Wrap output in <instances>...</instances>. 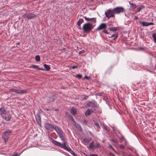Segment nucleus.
<instances>
[{
	"instance_id": "nucleus-9",
	"label": "nucleus",
	"mask_w": 156,
	"mask_h": 156,
	"mask_svg": "<svg viewBox=\"0 0 156 156\" xmlns=\"http://www.w3.org/2000/svg\"><path fill=\"white\" fill-rule=\"evenodd\" d=\"M66 142H64L63 143V144H62V146H61V147L63 148L64 149L66 150L68 152H69L70 151H72V150L69 147H68L66 146Z\"/></svg>"
},
{
	"instance_id": "nucleus-40",
	"label": "nucleus",
	"mask_w": 156,
	"mask_h": 156,
	"mask_svg": "<svg viewBox=\"0 0 156 156\" xmlns=\"http://www.w3.org/2000/svg\"><path fill=\"white\" fill-rule=\"evenodd\" d=\"M77 67V66H73L72 67V68L73 69H74L76 68Z\"/></svg>"
},
{
	"instance_id": "nucleus-13",
	"label": "nucleus",
	"mask_w": 156,
	"mask_h": 156,
	"mask_svg": "<svg viewBox=\"0 0 156 156\" xmlns=\"http://www.w3.org/2000/svg\"><path fill=\"white\" fill-rule=\"evenodd\" d=\"M73 122L74 123L73 124L75 127L79 130L80 131H82V129L80 124L78 123H76L75 121L73 120Z\"/></svg>"
},
{
	"instance_id": "nucleus-3",
	"label": "nucleus",
	"mask_w": 156,
	"mask_h": 156,
	"mask_svg": "<svg viewBox=\"0 0 156 156\" xmlns=\"http://www.w3.org/2000/svg\"><path fill=\"white\" fill-rule=\"evenodd\" d=\"M9 91L19 94H23L27 93V91L24 90H17L12 88L10 89Z\"/></svg>"
},
{
	"instance_id": "nucleus-38",
	"label": "nucleus",
	"mask_w": 156,
	"mask_h": 156,
	"mask_svg": "<svg viewBox=\"0 0 156 156\" xmlns=\"http://www.w3.org/2000/svg\"><path fill=\"white\" fill-rule=\"evenodd\" d=\"M70 153H71L72 154H73V156H75L76 154H75V153L72 150V151L69 152Z\"/></svg>"
},
{
	"instance_id": "nucleus-22",
	"label": "nucleus",
	"mask_w": 156,
	"mask_h": 156,
	"mask_svg": "<svg viewBox=\"0 0 156 156\" xmlns=\"http://www.w3.org/2000/svg\"><path fill=\"white\" fill-rule=\"evenodd\" d=\"M36 119L37 123L39 125H41V119L40 118V117L39 116H38V117H36Z\"/></svg>"
},
{
	"instance_id": "nucleus-15",
	"label": "nucleus",
	"mask_w": 156,
	"mask_h": 156,
	"mask_svg": "<svg viewBox=\"0 0 156 156\" xmlns=\"http://www.w3.org/2000/svg\"><path fill=\"white\" fill-rule=\"evenodd\" d=\"M6 111L5 108H0V114L2 117L6 114Z\"/></svg>"
},
{
	"instance_id": "nucleus-18",
	"label": "nucleus",
	"mask_w": 156,
	"mask_h": 156,
	"mask_svg": "<svg viewBox=\"0 0 156 156\" xmlns=\"http://www.w3.org/2000/svg\"><path fill=\"white\" fill-rule=\"evenodd\" d=\"M2 117L7 121H9L11 118V116L6 114L4 115V116Z\"/></svg>"
},
{
	"instance_id": "nucleus-29",
	"label": "nucleus",
	"mask_w": 156,
	"mask_h": 156,
	"mask_svg": "<svg viewBox=\"0 0 156 156\" xmlns=\"http://www.w3.org/2000/svg\"><path fill=\"white\" fill-rule=\"evenodd\" d=\"M109 30L111 31H114L117 30V28L115 27H113L112 28H109Z\"/></svg>"
},
{
	"instance_id": "nucleus-30",
	"label": "nucleus",
	"mask_w": 156,
	"mask_h": 156,
	"mask_svg": "<svg viewBox=\"0 0 156 156\" xmlns=\"http://www.w3.org/2000/svg\"><path fill=\"white\" fill-rule=\"evenodd\" d=\"M35 59L36 61L38 62L40 60V57L39 55L36 56Z\"/></svg>"
},
{
	"instance_id": "nucleus-21",
	"label": "nucleus",
	"mask_w": 156,
	"mask_h": 156,
	"mask_svg": "<svg viewBox=\"0 0 156 156\" xmlns=\"http://www.w3.org/2000/svg\"><path fill=\"white\" fill-rule=\"evenodd\" d=\"M83 22V20L82 19L80 18L77 22V24L80 26L81 24Z\"/></svg>"
},
{
	"instance_id": "nucleus-27",
	"label": "nucleus",
	"mask_w": 156,
	"mask_h": 156,
	"mask_svg": "<svg viewBox=\"0 0 156 156\" xmlns=\"http://www.w3.org/2000/svg\"><path fill=\"white\" fill-rule=\"evenodd\" d=\"M64 134H62L61 135H59V136L60 139L63 141V142H65V140L63 136Z\"/></svg>"
},
{
	"instance_id": "nucleus-17",
	"label": "nucleus",
	"mask_w": 156,
	"mask_h": 156,
	"mask_svg": "<svg viewBox=\"0 0 156 156\" xmlns=\"http://www.w3.org/2000/svg\"><path fill=\"white\" fill-rule=\"evenodd\" d=\"M94 110L92 108L88 109L85 112V115L86 116H88L91 114Z\"/></svg>"
},
{
	"instance_id": "nucleus-32",
	"label": "nucleus",
	"mask_w": 156,
	"mask_h": 156,
	"mask_svg": "<svg viewBox=\"0 0 156 156\" xmlns=\"http://www.w3.org/2000/svg\"><path fill=\"white\" fill-rule=\"evenodd\" d=\"M82 76L80 74H78L76 75V77L79 79H80L81 78Z\"/></svg>"
},
{
	"instance_id": "nucleus-23",
	"label": "nucleus",
	"mask_w": 156,
	"mask_h": 156,
	"mask_svg": "<svg viewBox=\"0 0 156 156\" xmlns=\"http://www.w3.org/2000/svg\"><path fill=\"white\" fill-rule=\"evenodd\" d=\"M32 68H34V69H37L39 70H44V69H42V68H39L37 66L35 65H32Z\"/></svg>"
},
{
	"instance_id": "nucleus-35",
	"label": "nucleus",
	"mask_w": 156,
	"mask_h": 156,
	"mask_svg": "<svg viewBox=\"0 0 156 156\" xmlns=\"http://www.w3.org/2000/svg\"><path fill=\"white\" fill-rule=\"evenodd\" d=\"M111 140L113 142L115 143H118V141L117 140L114 139H112Z\"/></svg>"
},
{
	"instance_id": "nucleus-7",
	"label": "nucleus",
	"mask_w": 156,
	"mask_h": 156,
	"mask_svg": "<svg viewBox=\"0 0 156 156\" xmlns=\"http://www.w3.org/2000/svg\"><path fill=\"white\" fill-rule=\"evenodd\" d=\"M11 131L10 130H8L7 131H5L3 135V137L4 139V140L5 142H6L8 140V137H5V136H9L10 135V134L11 133Z\"/></svg>"
},
{
	"instance_id": "nucleus-26",
	"label": "nucleus",
	"mask_w": 156,
	"mask_h": 156,
	"mask_svg": "<svg viewBox=\"0 0 156 156\" xmlns=\"http://www.w3.org/2000/svg\"><path fill=\"white\" fill-rule=\"evenodd\" d=\"M44 66L47 70H49L50 69V67L49 66L46 64H44Z\"/></svg>"
},
{
	"instance_id": "nucleus-50",
	"label": "nucleus",
	"mask_w": 156,
	"mask_h": 156,
	"mask_svg": "<svg viewBox=\"0 0 156 156\" xmlns=\"http://www.w3.org/2000/svg\"><path fill=\"white\" fill-rule=\"evenodd\" d=\"M80 51L79 53L80 54Z\"/></svg>"
},
{
	"instance_id": "nucleus-33",
	"label": "nucleus",
	"mask_w": 156,
	"mask_h": 156,
	"mask_svg": "<svg viewBox=\"0 0 156 156\" xmlns=\"http://www.w3.org/2000/svg\"><path fill=\"white\" fill-rule=\"evenodd\" d=\"M95 125L97 126V128H100V126L99 125V124L97 122H95L94 123Z\"/></svg>"
},
{
	"instance_id": "nucleus-51",
	"label": "nucleus",
	"mask_w": 156,
	"mask_h": 156,
	"mask_svg": "<svg viewBox=\"0 0 156 156\" xmlns=\"http://www.w3.org/2000/svg\"><path fill=\"white\" fill-rule=\"evenodd\" d=\"M155 33L156 34V33Z\"/></svg>"
},
{
	"instance_id": "nucleus-43",
	"label": "nucleus",
	"mask_w": 156,
	"mask_h": 156,
	"mask_svg": "<svg viewBox=\"0 0 156 156\" xmlns=\"http://www.w3.org/2000/svg\"><path fill=\"white\" fill-rule=\"evenodd\" d=\"M13 156H17V154H13Z\"/></svg>"
},
{
	"instance_id": "nucleus-2",
	"label": "nucleus",
	"mask_w": 156,
	"mask_h": 156,
	"mask_svg": "<svg viewBox=\"0 0 156 156\" xmlns=\"http://www.w3.org/2000/svg\"><path fill=\"white\" fill-rule=\"evenodd\" d=\"M106 17L109 19L111 17H114L115 14L113 9H108L105 12Z\"/></svg>"
},
{
	"instance_id": "nucleus-12",
	"label": "nucleus",
	"mask_w": 156,
	"mask_h": 156,
	"mask_svg": "<svg viewBox=\"0 0 156 156\" xmlns=\"http://www.w3.org/2000/svg\"><path fill=\"white\" fill-rule=\"evenodd\" d=\"M51 142L53 143V144H54L55 145H56V146L58 147H61V146H62V144H61L59 142H58L55 140L53 138H51Z\"/></svg>"
},
{
	"instance_id": "nucleus-1",
	"label": "nucleus",
	"mask_w": 156,
	"mask_h": 156,
	"mask_svg": "<svg viewBox=\"0 0 156 156\" xmlns=\"http://www.w3.org/2000/svg\"><path fill=\"white\" fill-rule=\"evenodd\" d=\"M83 18L87 21H90V22L86 23L83 26V29L84 33H89L95 26V24L96 23L95 18H90L86 16H84Z\"/></svg>"
},
{
	"instance_id": "nucleus-45",
	"label": "nucleus",
	"mask_w": 156,
	"mask_h": 156,
	"mask_svg": "<svg viewBox=\"0 0 156 156\" xmlns=\"http://www.w3.org/2000/svg\"><path fill=\"white\" fill-rule=\"evenodd\" d=\"M138 19V17H137V16L136 17H135V19Z\"/></svg>"
},
{
	"instance_id": "nucleus-4",
	"label": "nucleus",
	"mask_w": 156,
	"mask_h": 156,
	"mask_svg": "<svg viewBox=\"0 0 156 156\" xmlns=\"http://www.w3.org/2000/svg\"><path fill=\"white\" fill-rule=\"evenodd\" d=\"M115 14H119L121 12H123L125 10L124 8L122 7H116L113 9Z\"/></svg>"
},
{
	"instance_id": "nucleus-14",
	"label": "nucleus",
	"mask_w": 156,
	"mask_h": 156,
	"mask_svg": "<svg viewBox=\"0 0 156 156\" xmlns=\"http://www.w3.org/2000/svg\"><path fill=\"white\" fill-rule=\"evenodd\" d=\"M96 103H92L91 101H88L87 103V107H94L96 106Z\"/></svg>"
},
{
	"instance_id": "nucleus-8",
	"label": "nucleus",
	"mask_w": 156,
	"mask_h": 156,
	"mask_svg": "<svg viewBox=\"0 0 156 156\" xmlns=\"http://www.w3.org/2000/svg\"><path fill=\"white\" fill-rule=\"evenodd\" d=\"M55 129L58 133V135L64 134V133L62 131V129L61 128L58 127L56 126H55Z\"/></svg>"
},
{
	"instance_id": "nucleus-49",
	"label": "nucleus",
	"mask_w": 156,
	"mask_h": 156,
	"mask_svg": "<svg viewBox=\"0 0 156 156\" xmlns=\"http://www.w3.org/2000/svg\"><path fill=\"white\" fill-rule=\"evenodd\" d=\"M108 37H109V38H111V37H110V36H108Z\"/></svg>"
},
{
	"instance_id": "nucleus-36",
	"label": "nucleus",
	"mask_w": 156,
	"mask_h": 156,
	"mask_svg": "<svg viewBox=\"0 0 156 156\" xmlns=\"http://www.w3.org/2000/svg\"><path fill=\"white\" fill-rule=\"evenodd\" d=\"M100 146V144L99 143H97L94 145V148L99 147Z\"/></svg>"
},
{
	"instance_id": "nucleus-11",
	"label": "nucleus",
	"mask_w": 156,
	"mask_h": 156,
	"mask_svg": "<svg viewBox=\"0 0 156 156\" xmlns=\"http://www.w3.org/2000/svg\"><path fill=\"white\" fill-rule=\"evenodd\" d=\"M140 23L143 26H148L151 25H154V24L152 22H145L139 21Z\"/></svg>"
},
{
	"instance_id": "nucleus-10",
	"label": "nucleus",
	"mask_w": 156,
	"mask_h": 156,
	"mask_svg": "<svg viewBox=\"0 0 156 156\" xmlns=\"http://www.w3.org/2000/svg\"><path fill=\"white\" fill-rule=\"evenodd\" d=\"M106 27V24L105 23H101L97 28V30H100L102 29H105Z\"/></svg>"
},
{
	"instance_id": "nucleus-24",
	"label": "nucleus",
	"mask_w": 156,
	"mask_h": 156,
	"mask_svg": "<svg viewBox=\"0 0 156 156\" xmlns=\"http://www.w3.org/2000/svg\"><path fill=\"white\" fill-rule=\"evenodd\" d=\"M118 37V34L117 33H116L115 34H113L112 36H110L111 37H113V39L114 40L115 39Z\"/></svg>"
},
{
	"instance_id": "nucleus-25",
	"label": "nucleus",
	"mask_w": 156,
	"mask_h": 156,
	"mask_svg": "<svg viewBox=\"0 0 156 156\" xmlns=\"http://www.w3.org/2000/svg\"><path fill=\"white\" fill-rule=\"evenodd\" d=\"M144 8V6L143 5H141L140 7L137 8V11L138 12H140L142 9Z\"/></svg>"
},
{
	"instance_id": "nucleus-46",
	"label": "nucleus",
	"mask_w": 156,
	"mask_h": 156,
	"mask_svg": "<svg viewBox=\"0 0 156 156\" xmlns=\"http://www.w3.org/2000/svg\"><path fill=\"white\" fill-rule=\"evenodd\" d=\"M20 44V42H19V43H17V45H19V44Z\"/></svg>"
},
{
	"instance_id": "nucleus-28",
	"label": "nucleus",
	"mask_w": 156,
	"mask_h": 156,
	"mask_svg": "<svg viewBox=\"0 0 156 156\" xmlns=\"http://www.w3.org/2000/svg\"><path fill=\"white\" fill-rule=\"evenodd\" d=\"M136 7V5L135 4H133V3H132L131 4L130 7L133 9H135Z\"/></svg>"
},
{
	"instance_id": "nucleus-42",
	"label": "nucleus",
	"mask_w": 156,
	"mask_h": 156,
	"mask_svg": "<svg viewBox=\"0 0 156 156\" xmlns=\"http://www.w3.org/2000/svg\"><path fill=\"white\" fill-rule=\"evenodd\" d=\"M88 98V96H85L84 98V99H87V98Z\"/></svg>"
},
{
	"instance_id": "nucleus-34",
	"label": "nucleus",
	"mask_w": 156,
	"mask_h": 156,
	"mask_svg": "<svg viewBox=\"0 0 156 156\" xmlns=\"http://www.w3.org/2000/svg\"><path fill=\"white\" fill-rule=\"evenodd\" d=\"M54 101V99L52 97H51L50 98V100H49L48 102H51L52 101Z\"/></svg>"
},
{
	"instance_id": "nucleus-5",
	"label": "nucleus",
	"mask_w": 156,
	"mask_h": 156,
	"mask_svg": "<svg viewBox=\"0 0 156 156\" xmlns=\"http://www.w3.org/2000/svg\"><path fill=\"white\" fill-rule=\"evenodd\" d=\"M37 16L36 15L32 13H30L28 14L26 13L24 14L23 17L24 18H27L28 19H31Z\"/></svg>"
},
{
	"instance_id": "nucleus-16",
	"label": "nucleus",
	"mask_w": 156,
	"mask_h": 156,
	"mask_svg": "<svg viewBox=\"0 0 156 156\" xmlns=\"http://www.w3.org/2000/svg\"><path fill=\"white\" fill-rule=\"evenodd\" d=\"M92 139L91 137H86L84 138L83 140V142L85 143H89L91 140Z\"/></svg>"
},
{
	"instance_id": "nucleus-31",
	"label": "nucleus",
	"mask_w": 156,
	"mask_h": 156,
	"mask_svg": "<svg viewBox=\"0 0 156 156\" xmlns=\"http://www.w3.org/2000/svg\"><path fill=\"white\" fill-rule=\"evenodd\" d=\"M152 36L154 39V41L155 43H156V34L155 33L153 34Z\"/></svg>"
},
{
	"instance_id": "nucleus-37",
	"label": "nucleus",
	"mask_w": 156,
	"mask_h": 156,
	"mask_svg": "<svg viewBox=\"0 0 156 156\" xmlns=\"http://www.w3.org/2000/svg\"><path fill=\"white\" fill-rule=\"evenodd\" d=\"M103 32L105 34H108V32L106 30H105V29L103 30Z\"/></svg>"
},
{
	"instance_id": "nucleus-19",
	"label": "nucleus",
	"mask_w": 156,
	"mask_h": 156,
	"mask_svg": "<svg viewBox=\"0 0 156 156\" xmlns=\"http://www.w3.org/2000/svg\"><path fill=\"white\" fill-rule=\"evenodd\" d=\"M94 142L93 141H92L89 144L88 148L90 149H93L94 148Z\"/></svg>"
},
{
	"instance_id": "nucleus-39",
	"label": "nucleus",
	"mask_w": 156,
	"mask_h": 156,
	"mask_svg": "<svg viewBox=\"0 0 156 156\" xmlns=\"http://www.w3.org/2000/svg\"><path fill=\"white\" fill-rule=\"evenodd\" d=\"M87 156H89V155H87ZM98 155L97 154H90L89 155V156H98Z\"/></svg>"
},
{
	"instance_id": "nucleus-6",
	"label": "nucleus",
	"mask_w": 156,
	"mask_h": 156,
	"mask_svg": "<svg viewBox=\"0 0 156 156\" xmlns=\"http://www.w3.org/2000/svg\"><path fill=\"white\" fill-rule=\"evenodd\" d=\"M55 126H53L50 123H47L45 124L44 126L47 129L52 131L54 129H55Z\"/></svg>"
},
{
	"instance_id": "nucleus-41",
	"label": "nucleus",
	"mask_w": 156,
	"mask_h": 156,
	"mask_svg": "<svg viewBox=\"0 0 156 156\" xmlns=\"http://www.w3.org/2000/svg\"><path fill=\"white\" fill-rule=\"evenodd\" d=\"M84 78L88 80L89 79V77L86 76H84Z\"/></svg>"
},
{
	"instance_id": "nucleus-47",
	"label": "nucleus",
	"mask_w": 156,
	"mask_h": 156,
	"mask_svg": "<svg viewBox=\"0 0 156 156\" xmlns=\"http://www.w3.org/2000/svg\"><path fill=\"white\" fill-rule=\"evenodd\" d=\"M129 3L130 5H131V4L132 3H131V2H129Z\"/></svg>"
},
{
	"instance_id": "nucleus-44",
	"label": "nucleus",
	"mask_w": 156,
	"mask_h": 156,
	"mask_svg": "<svg viewBox=\"0 0 156 156\" xmlns=\"http://www.w3.org/2000/svg\"><path fill=\"white\" fill-rule=\"evenodd\" d=\"M120 147L121 148H124V147L123 146H120Z\"/></svg>"
},
{
	"instance_id": "nucleus-48",
	"label": "nucleus",
	"mask_w": 156,
	"mask_h": 156,
	"mask_svg": "<svg viewBox=\"0 0 156 156\" xmlns=\"http://www.w3.org/2000/svg\"><path fill=\"white\" fill-rule=\"evenodd\" d=\"M110 147H111V148H112V147L111 146H110Z\"/></svg>"
},
{
	"instance_id": "nucleus-20",
	"label": "nucleus",
	"mask_w": 156,
	"mask_h": 156,
	"mask_svg": "<svg viewBox=\"0 0 156 156\" xmlns=\"http://www.w3.org/2000/svg\"><path fill=\"white\" fill-rule=\"evenodd\" d=\"M71 112L73 115H75L76 114V110L74 107L72 108L71 109Z\"/></svg>"
}]
</instances>
